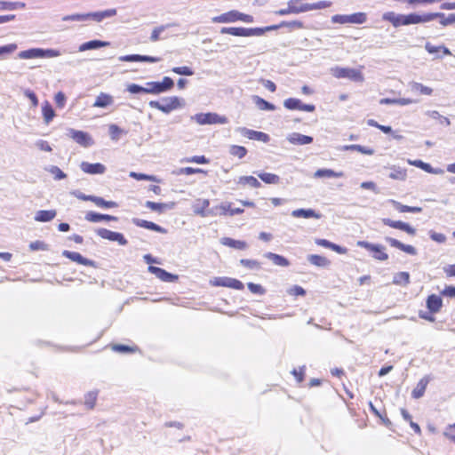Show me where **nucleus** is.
Wrapping results in <instances>:
<instances>
[{"label": "nucleus", "mask_w": 455, "mask_h": 455, "mask_svg": "<svg viewBox=\"0 0 455 455\" xmlns=\"http://www.w3.org/2000/svg\"><path fill=\"white\" fill-rule=\"evenodd\" d=\"M281 28H288L290 29H301L304 24L299 20L282 21L276 25H271L265 28H222L220 33L223 35H231L235 36H260L267 31H273Z\"/></svg>", "instance_id": "f257e3e1"}, {"label": "nucleus", "mask_w": 455, "mask_h": 455, "mask_svg": "<svg viewBox=\"0 0 455 455\" xmlns=\"http://www.w3.org/2000/svg\"><path fill=\"white\" fill-rule=\"evenodd\" d=\"M150 108H156L164 114H169L172 111L184 107V100L177 97H165L162 99V102L156 100H151L148 103Z\"/></svg>", "instance_id": "f03ea898"}, {"label": "nucleus", "mask_w": 455, "mask_h": 455, "mask_svg": "<svg viewBox=\"0 0 455 455\" xmlns=\"http://www.w3.org/2000/svg\"><path fill=\"white\" fill-rule=\"evenodd\" d=\"M61 55V52L56 49L30 48L21 51L18 53L20 60L36 59V58H54Z\"/></svg>", "instance_id": "7ed1b4c3"}, {"label": "nucleus", "mask_w": 455, "mask_h": 455, "mask_svg": "<svg viewBox=\"0 0 455 455\" xmlns=\"http://www.w3.org/2000/svg\"><path fill=\"white\" fill-rule=\"evenodd\" d=\"M331 73L336 78H347L354 82L363 81L362 72L355 68L334 67L331 69Z\"/></svg>", "instance_id": "20e7f679"}, {"label": "nucleus", "mask_w": 455, "mask_h": 455, "mask_svg": "<svg viewBox=\"0 0 455 455\" xmlns=\"http://www.w3.org/2000/svg\"><path fill=\"white\" fill-rule=\"evenodd\" d=\"M173 86V80L169 76H164L161 82H148L146 91L147 93L160 94L170 91Z\"/></svg>", "instance_id": "39448f33"}, {"label": "nucleus", "mask_w": 455, "mask_h": 455, "mask_svg": "<svg viewBox=\"0 0 455 455\" xmlns=\"http://www.w3.org/2000/svg\"><path fill=\"white\" fill-rule=\"evenodd\" d=\"M191 119L195 120L200 125L214 124H224L228 123L226 116H220L216 113H199L193 116Z\"/></svg>", "instance_id": "423d86ee"}, {"label": "nucleus", "mask_w": 455, "mask_h": 455, "mask_svg": "<svg viewBox=\"0 0 455 455\" xmlns=\"http://www.w3.org/2000/svg\"><path fill=\"white\" fill-rule=\"evenodd\" d=\"M367 20V15L364 12H355L353 14H336L331 17L332 23L339 24H363Z\"/></svg>", "instance_id": "0eeeda50"}, {"label": "nucleus", "mask_w": 455, "mask_h": 455, "mask_svg": "<svg viewBox=\"0 0 455 455\" xmlns=\"http://www.w3.org/2000/svg\"><path fill=\"white\" fill-rule=\"evenodd\" d=\"M95 233L102 239L116 242L119 245L124 246L128 243L127 239L119 232L111 231L104 228H98L95 229Z\"/></svg>", "instance_id": "6e6552de"}, {"label": "nucleus", "mask_w": 455, "mask_h": 455, "mask_svg": "<svg viewBox=\"0 0 455 455\" xmlns=\"http://www.w3.org/2000/svg\"><path fill=\"white\" fill-rule=\"evenodd\" d=\"M210 283L213 286L228 287L235 290H243L244 288L241 281L227 276L214 277L210 281Z\"/></svg>", "instance_id": "1a4fd4ad"}, {"label": "nucleus", "mask_w": 455, "mask_h": 455, "mask_svg": "<svg viewBox=\"0 0 455 455\" xmlns=\"http://www.w3.org/2000/svg\"><path fill=\"white\" fill-rule=\"evenodd\" d=\"M68 134L77 144L84 148L91 147L94 144L92 138L85 132L69 129Z\"/></svg>", "instance_id": "9d476101"}, {"label": "nucleus", "mask_w": 455, "mask_h": 455, "mask_svg": "<svg viewBox=\"0 0 455 455\" xmlns=\"http://www.w3.org/2000/svg\"><path fill=\"white\" fill-rule=\"evenodd\" d=\"M236 131L238 132H240V134H242L243 136H244L250 140H259V141H262L264 143L268 142L270 140L268 134L262 132L250 130L245 127H239V128H237Z\"/></svg>", "instance_id": "9b49d317"}, {"label": "nucleus", "mask_w": 455, "mask_h": 455, "mask_svg": "<svg viewBox=\"0 0 455 455\" xmlns=\"http://www.w3.org/2000/svg\"><path fill=\"white\" fill-rule=\"evenodd\" d=\"M382 222L393 228L403 230L411 235H414L416 234V229L406 222L401 220H393L387 218L382 219Z\"/></svg>", "instance_id": "f8f14e48"}, {"label": "nucleus", "mask_w": 455, "mask_h": 455, "mask_svg": "<svg viewBox=\"0 0 455 455\" xmlns=\"http://www.w3.org/2000/svg\"><path fill=\"white\" fill-rule=\"evenodd\" d=\"M148 272L155 275L157 278L164 282L172 283L178 279V275H172L158 267L149 266L148 267Z\"/></svg>", "instance_id": "ddd939ff"}, {"label": "nucleus", "mask_w": 455, "mask_h": 455, "mask_svg": "<svg viewBox=\"0 0 455 455\" xmlns=\"http://www.w3.org/2000/svg\"><path fill=\"white\" fill-rule=\"evenodd\" d=\"M62 256L69 259L70 260H72L74 262H76V263L84 265V266H89V267L95 266V262L93 260L83 257L79 252L64 250L62 251Z\"/></svg>", "instance_id": "4468645a"}, {"label": "nucleus", "mask_w": 455, "mask_h": 455, "mask_svg": "<svg viewBox=\"0 0 455 455\" xmlns=\"http://www.w3.org/2000/svg\"><path fill=\"white\" fill-rule=\"evenodd\" d=\"M240 12L232 10L212 19L214 23H233L239 20Z\"/></svg>", "instance_id": "2eb2a0df"}, {"label": "nucleus", "mask_w": 455, "mask_h": 455, "mask_svg": "<svg viewBox=\"0 0 455 455\" xmlns=\"http://www.w3.org/2000/svg\"><path fill=\"white\" fill-rule=\"evenodd\" d=\"M385 241L392 247L397 248L410 255H416L417 250L412 246L409 244H404L398 241L395 238L386 236Z\"/></svg>", "instance_id": "dca6fc26"}, {"label": "nucleus", "mask_w": 455, "mask_h": 455, "mask_svg": "<svg viewBox=\"0 0 455 455\" xmlns=\"http://www.w3.org/2000/svg\"><path fill=\"white\" fill-rule=\"evenodd\" d=\"M120 61L126 62H134V61H143V62H158L160 60L157 57H152L148 55H140V54H131V55H123L118 58Z\"/></svg>", "instance_id": "f3484780"}, {"label": "nucleus", "mask_w": 455, "mask_h": 455, "mask_svg": "<svg viewBox=\"0 0 455 455\" xmlns=\"http://www.w3.org/2000/svg\"><path fill=\"white\" fill-rule=\"evenodd\" d=\"M80 168L84 172L88 174H103L106 172L105 165L100 163L91 164L88 162H82Z\"/></svg>", "instance_id": "a211bd4d"}, {"label": "nucleus", "mask_w": 455, "mask_h": 455, "mask_svg": "<svg viewBox=\"0 0 455 455\" xmlns=\"http://www.w3.org/2000/svg\"><path fill=\"white\" fill-rule=\"evenodd\" d=\"M85 220L92 222V223H98L103 220L106 221H117L118 218L116 216L108 215V214H102L95 212H86L84 216Z\"/></svg>", "instance_id": "6ab92c4d"}, {"label": "nucleus", "mask_w": 455, "mask_h": 455, "mask_svg": "<svg viewBox=\"0 0 455 455\" xmlns=\"http://www.w3.org/2000/svg\"><path fill=\"white\" fill-rule=\"evenodd\" d=\"M313 137L299 132H291L287 136V140L292 145H307L313 142Z\"/></svg>", "instance_id": "aec40b11"}, {"label": "nucleus", "mask_w": 455, "mask_h": 455, "mask_svg": "<svg viewBox=\"0 0 455 455\" xmlns=\"http://www.w3.org/2000/svg\"><path fill=\"white\" fill-rule=\"evenodd\" d=\"M116 15V9H108L105 11L94 12L87 13V20H92L96 22H100L106 18H110Z\"/></svg>", "instance_id": "412c9836"}, {"label": "nucleus", "mask_w": 455, "mask_h": 455, "mask_svg": "<svg viewBox=\"0 0 455 455\" xmlns=\"http://www.w3.org/2000/svg\"><path fill=\"white\" fill-rule=\"evenodd\" d=\"M132 222L137 227L144 228L153 230V231H156V232H158L161 234L167 233V230L165 228H164L161 226H159L154 222H151V221H148V220H140V219H133Z\"/></svg>", "instance_id": "4be33fe9"}, {"label": "nucleus", "mask_w": 455, "mask_h": 455, "mask_svg": "<svg viewBox=\"0 0 455 455\" xmlns=\"http://www.w3.org/2000/svg\"><path fill=\"white\" fill-rule=\"evenodd\" d=\"M443 300L441 297L435 294H431L427 299V307L430 313H437L441 310Z\"/></svg>", "instance_id": "5701e85b"}, {"label": "nucleus", "mask_w": 455, "mask_h": 455, "mask_svg": "<svg viewBox=\"0 0 455 455\" xmlns=\"http://www.w3.org/2000/svg\"><path fill=\"white\" fill-rule=\"evenodd\" d=\"M382 20L389 21L395 28L404 26L403 14H397L394 12H387L382 15Z\"/></svg>", "instance_id": "b1692460"}, {"label": "nucleus", "mask_w": 455, "mask_h": 455, "mask_svg": "<svg viewBox=\"0 0 455 455\" xmlns=\"http://www.w3.org/2000/svg\"><path fill=\"white\" fill-rule=\"evenodd\" d=\"M209 205L210 201L208 199H196L192 206L193 212L201 217H207L206 212Z\"/></svg>", "instance_id": "393cba45"}, {"label": "nucleus", "mask_w": 455, "mask_h": 455, "mask_svg": "<svg viewBox=\"0 0 455 455\" xmlns=\"http://www.w3.org/2000/svg\"><path fill=\"white\" fill-rule=\"evenodd\" d=\"M146 207L158 212H163L167 210H172L175 207L174 202L169 203H155L151 201H147L145 204Z\"/></svg>", "instance_id": "a878e982"}, {"label": "nucleus", "mask_w": 455, "mask_h": 455, "mask_svg": "<svg viewBox=\"0 0 455 455\" xmlns=\"http://www.w3.org/2000/svg\"><path fill=\"white\" fill-rule=\"evenodd\" d=\"M291 216L294 218H304V219H320L322 215L316 212L313 209H296L291 212Z\"/></svg>", "instance_id": "bb28decb"}, {"label": "nucleus", "mask_w": 455, "mask_h": 455, "mask_svg": "<svg viewBox=\"0 0 455 455\" xmlns=\"http://www.w3.org/2000/svg\"><path fill=\"white\" fill-rule=\"evenodd\" d=\"M409 164L422 169L423 171L433 173L442 174L443 171L442 169H434L429 164L423 162L422 160H408Z\"/></svg>", "instance_id": "cd10ccee"}, {"label": "nucleus", "mask_w": 455, "mask_h": 455, "mask_svg": "<svg viewBox=\"0 0 455 455\" xmlns=\"http://www.w3.org/2000/svg\"><path fill=\"white\" fill-rule=\"evenodd\" d=\"M55 210H41L36 212L35 220L38 222H48L56 217Z\"/></svg>", "instance_id": "c85d7f7f"}, {"label": "nucleus", "mask_w": 455, "mask_h": 455, "mask_svg": "<svg viewBox=\"0 0 455 455\" xmlns=\"http://www.w3.org/2000/svg\"><path fill=\"white\" fill-rule=\"evenodd\" d=\"M108 45H109L108 42L95 39V40H91V41L82 44L79 46L78 50H79V52H84V51H89V50L99 49V48L105 47Z\"/></svg>", "instance_id": "c756f323"}, {"label": "nucleus", "mask_w": 455, "mask_h": 455, "mask_svg": "<svg viewBox=\"0 0 455 455\" xmlns=\"http://www.w3.org/2000/svg\"><path fill=\"white\" fill-rule=\"evenodd\" d=\"M390 170V172L388 174V177L392 180H405L407 178V171L404 168H401L396 165H392L388 167Z\"/></svg>", "instance_id": "7c9ffc66"}, {"label": "nucleus", "mask_w": 455, "mask_h": 455, "mask_svg": "<svg viewBox=\"0 0 455 455\" xmlns=\"http://www.w3.org/2000/svg\"><path fill=\"white\" fill-rule=\"evenodd\" d=\"M416 102L412 99L409 98H399V99H389V98H383L379 100V104L381 105H400V106H406Z\"/></svg>", "instance_id": "2f4dec72"}, {"label": "nucleus", "mask_w": 455, "mask_h": 455, "mask_svg": "<svg viewBox=\"0 0 455 455\" xmlns=\"http://www.w3.org/2000/svg\"><path fill=\"white\" fill-rule=\"evenodd\" d=\"M113 97L109 94L101 92L97 96L93 107L95 108H107L113 103Z\"/></svg>", "instance_id": "473e14b6"}, {"label": "nucleus", "mask_w": 455, "mask_h": 455, "mask_svg": "<svg viewBox=\"0 0 455 455\" xmlns=\"http://www.w3.org/2000/svg\"><path fill=\"white\" fill-rule=\"evenodd\" d=\"M264 257L270 259L276 266L288 267L290 265V262L286 258L276 253L266 252Z\"/></svg>", "instance_id": "72a5a7b5"}, {"label": "nucleus", "mask_w": 455, "mask_h": 455, "mask_svg": "<svg viewBox=\"0 0 455 455\" xmlns=\"http://www.w3.org/2000/svg\"><path fill=\"white\" fill-rule=\"evenodd\" d=\"M409 86L411 88V91L413 92H419L423 95H431L433 93V89L431 87L426 86L418 82H411L409 83Z\"/></svg>", "instance_id": "f704fd0d"}, {"label": "nucleus", "mask_w": 455, "mask_h": 455, "mask_svg": "<svg viewBox=\"0 0 455 455\" xmlns=\"http://www.w3.org/2000/svg\"><path fill=\"white\" fill-rule=\"evenodd\" d=\"M220 243L223 245L235 248L237 250H244L247 248V243L243 241L235 240L229 237H223L220 239Z\"/></svg>", "instance_id": "c9c22d12"}, {"label": "nucleus", "mask_w": 455, "mask_h": 455, "mask_svg": "<svg viewBox=\"0 0 455 455\" xmlns=\"http://www.w3.org/2000/svg\"><path fill=\"white\" fill-rule=\"evenodd\" d=\"M342 172H335L331 169H318L315 173V178H340L343 177Z\"/></svg>", "instance_id": "e433bc0d"}, {"label": "nucleus", "mask_w": 455, "mask_h": 455, "mask_svg": "<svg viewBox=\"0 0 455 455\" xmlns=\"http://www.w3.org/2000/svg\"><path fill=\"white\" fill-rule=\"evenodd\" d=\"M427 384H428L427 378L421 379L418 382L416 387L412 390V393H411L412 397L415 399H419V398L422 397L425 393Z\"/></svg>", "instance_id": "4c0bfd02"}, {"label": "nucleus", "mask_w": 455, "mask_h": 455, "mask_svg": "<svg viewBox=\"0 0 455 455\" xmlns=\"http://www.w3.org/2000/svg\"><path fill=\"white\" fill-rule=\"evenodd\" d=\"M42 113H43L44 121L46 124H49L50 122L55 116V112L48 101L44 102V104L42 106Z\"/></svg>", "instance_id": "58836bf2"}, {"label": "nucleus", "mask_w": 455, "mask_h": 455, "mask_svg": "<svg viewBox=\"0 0 455 455\" xmlns=\"http://www.w3.org/2000/svg\"><path fill=\"white\" fill-rule=\"evenodd\" d=\"M307 260L317 267H326L330 265V260L323 256L310 254L307 256Z\"/></svg>", "instance_id": "ea45409f"}, {"label": "nucleus", "mask_w": 455, "mask_h": 455, "mask_svg": "<svg viewBox=\"0 0 455 455\" xmlns=\"http://www.w3.org/2000/svg\"><path fill=\"white\" fill-rule=\"evenodd\" d=\"M343 150H351V151H357L363 155H369L371 156L374 154V150L371 148L357 145V144H351V145H346L343 147Z\"/></svg>", "instance_id": "a19ab883"}, {"label": "nucleus", "mask_w": 455, "mask_h": 455, "mask_svg": "<svg viewBox=\"0 0 455 455\" xmlns=\"http://www.w3.org/2000/svg\"><path fill=\"white\" fill-rule=\"evenodd\" d=\"M410 283V274L408 272H399L394 275L393 283L396 285L406 286Z\"/></svg>", "instance_id": "79ce46f5"}, {"label": "nucleus", "mask_w": 455, "mask_h": 455, "mask_svg": "<svg viewBox=\"0 0 455 455\" xmlns=\"http://www.w3.org/2000/svg\"><path fill=\"white\" fill-rule=\"evenodd\" d=\"M258 177L267 184H278L280 178L278 175L268 172H259Z\"/></svg>", "instance_id": "37998d69"}, {"label": "nucleus", "mask_w": 455, "mask_h": 455, "mask_svg": "<svg viewBox=\"0 0 455 455\" xmlns=\"http://www.w3.org/2000/svg\"><path fill=\"white\" fill-rule=\"evenodd\" d=\"M253 100H254V103L256 104V106L261 110L273 111L275 109V105H273L272 103L265 100L264 99H262L259 96H254Z\"/></svg>", "instance_id": "c03bdc74"}, {"label": "nucleus", "mask_w": 455, "mask_h": 455, "mask_svg": "<svg viewBox=\"0 0 455 455\" xmlns=\"http://www.w3.org/2000/svg\"><path fill=\"white\" fill-rule=\"evenodd\" d=\"M392 203L395 205V209L398 210L400 212L418 213L422 211V209L420 207L403 205L396 201H392Z\"/></svg>", "instance_id": "a18cd8bd"}, {"label": "nucleus", "mask_w": 455, "mask_h": 455, "mask_svg": "<svg viewBox=\"0 0 455 455\" xmlns=\"http://www.w3.org/2000/svg\"><path fill=\"white\" fill-rule=\"evenodd\" d=\"M92 203L101 208H115L118 204L114 201H106L104 198L94 196Z\"/></svg>", "instance_id": "49530a36"}, {"label": "nucleus", "mask_w": 455, "mask_h": 455, "mask_svg": "<svg viewBox=\"0 0 455 455\" xmlns=\"http://www.w3.org/2000/svg\"><path fill=\"white\" fill-rule=\"evenodd\" d=\"M174 24H165L161 25L156 28H155L151 33L150 36V41L151 42H156L161 39L160 35L168 28L173 26Z\"/></svg>", "instance_id": "de8ad7c7"}, {"label": "nucleus", "mask_w": 455, "mask_h": 455, "mask_svg": "<svg viewBox=\"0 0 455 455\" xmlns=\"http://www.w3.org/2000/svg\"><path fill=\"white\" fill-rule=\"evenodd\" d=\"M228 209H229V205L221 204L207 210L206 213L207 216L226 215Z\"/></svg>", "instance_id": "09e8293b"}, {"label": "nucleus", "mask_w": 455, "mask_h": 455, "mask_svg": "<svg viewBox=\"0 0 455 455\" xmlns=\"http://www.w3.org/2000/svg\"><path fill=\"white\" fill-rule=\"evenodd\" d=\"M45 170L52 173L54 176V179L57 180H63L67 177L66 173H64L58 166L50 165L49 167L45 168Z\"/></svg>", "instance_id": "8fccbe9b"}, {"label": "nucleus", "mask_w": 455, "mask_h": 455, "mask_svg": "<svg viewBox=\"0 0 455 455\" xmlns=\"http://www.w3.org/2000/svg\"><path fill=\"white\" fill-rule=\"evenodd\" d=\"M238 182L240 184H248L252 188L260 187V182L253 176H242Z\"/></svg>", "instance_id": "3c124183"}, {"label": "nucleus", "mask_w": 455, "mask_h": 455, "mask_svg": "<svg viewBox=\"0 0 455 455\" xmlns=\"http://www.w3.org/2000/svg\"><path fill=\"white\" fill-rule=\"evenodd\" d=\"M372 257L377 260L385 261L388 259L387 253L385 252V247L379 244L377 249L373 251Z\"/></svg>", "instance_id": "603ef678"}, {"label": "nucleus", "mask_w": 455, "mask_h": 455, "mask_svg": "<svg viewBox=\"0 0 455 455\" xmlns=\"http://www.w3.org/2000/svg\"><path fill=\"white\" fill-rule=\"evenodd\" d=\"M443 16V12H427L424 14H419V22L420 23H427L430 22L435 19H438L439 17Z\"/></svg>", "instance_id": "864d4df0"}, {"label": "nucleus", "mask_w": 455, "mask_h": 455, "mask_svg": "<svg viewBox=\"0 0 455 455\" xmlns=\"http://www.w3.org/2000/svg\"><path fill=\"white\" fill-rule=\"evenodd\" d=\"M300 103H301V100H299V99L289 98V99H286L283 101V106L286 108L291 109V110H295V109H299V110Z\"/></svg>", "instance_id": "5fc2aeb1"}, {"label": "nucleus", "mask_w": 455, "mask_h": 455, "mask_svg": "<svg viewBox=\"0 0 455 455\" xmlns=\"http://www.w3.org/2000/svg\"><path fill=\"white\" fill-rule=\"evenodd\" d=\"M404 26L419 24V14L412 12L409 14H403Z\"/></svg>", "instance_id": "6e6d98bb"}, {"label": "nucleus", "mask_w": 455, "mask_h": 455, "mask_svg": "<svg viewBox=\"0 0 455 455\" xmlns=\"http://www.w3.org/2000/svg\"><path fill=\"white\" fill-rule=\"evenodd\" d=\"M112 350L118 353H133L137 350V347L123 344H115L112 346Z\"/></svg>", "instance_id": "4d7b16f0"}, {"label": "nucleus", "mask_w": 455, "mask_h": 455, "mask_svg": "<svg viewBox=\"0 0 455 455\" xmlns=\"http://www.w3.org/2000/svg\"><path fill=\"white\" fill-rule=\"evenodd\" d=\"M63 21H86L87 20V13L80 14L75 13L70 15H66L62 17Z\"/></svg>", "instance_id": "13d9d810"}, {"label": "nucleus", "mask_w": 455, "mask_h": 455, "mask_svg": "<svg viewBox=\"0 0 455 455\" xmlns=\"http://www.w3.org/2000/svg\"><path fill=\"white\" fill-rule=\"evenodd\" d=\"M424 47H425V50H426L428 53H430V54H435V58H434V60H435V59H441V58H442V56H441V55H438V53L441 52V45H439V46H435V45H433L431 43L427 42V43L425 44V46H424Z\"/></svg>", "instance_id": "bf43d9fd"}, {"label": "nucleus", "mask_w": 455, "mask_h": 455, "mask_svg": "<svg viewBox=\"0 0 455 455\" xmlns=\"http://www.w3.org/2000/svg\"><path fill=\"white\" fill-rule=\"evenodd\" d=\"M29 249L31 251H48L49 246L44 242L37 240L29 243Z\"/></svg>", "instance_id": "052dcab7"}, {"label": "nucleus", "mask_w": 455, "mask_h": 455, "mask_svg": "<svg viewBox=\"0 0 455 455\" xmlns=\"http://www.w3.org/2000/svg\"><path fill=\"white\" fill-rule=\"evenodd\" d=\"M246 153L247 149L242 146H232L230 148V154L240 159L245 156Z\"/></svg>", "instance_id": "680f3d73"}, {"label": "nucleus", "mask_w": 455, "mask_h": 455, "mask_svg": "<svg viewBox=\"0 0 455 455\" xmlns=\"http://www.w3.org/2000/svg\"><path fill=\"white\" fill-rule=\"evenodd\" d=\"M172 71L175 74L181 75V76H187L194 75V71L189 67H187V66L172 68Z\"/></svg>", "instance_id": "e2e57ef3"}, {"label": "nucleus", "mask_w": 455, "mask_h": 455, "mask_svg": "<svg viewBox=\"0 0 455 455\" xmlns=\"http://www.w3.org/2000/svg\"><path fill=\"white\" fill-rule=\"evenodd\" d=\"M96 399H97V392H94V391L89 392L85 395L84 403L89 409H92L95 405Z\"/></svg>", "instance_id": "0e129e2a"}, {"label": "nucleus", "mask_w": 455, "mask_h": 455, "mask_svg": "<svg viewBox=\"0 0 455 455\" xmlns=\"http://www.w3.org/2000/svg\"><path fill=\"white\" fill-rule=\"evenodd\" d=\"M438 19H440L439 22L442 26L443 27H446V26H449V25H451L453 23H455V16H454V13H451L449 14L448 16H446L443 12V16L442 17H439Z\"/></svg>", "instance_id": "69168bd1"}, {"label": "nucleus", "mask_w": 455, "mask_h": 455, "mask_svg": "<svg viewBox=\"0 0 455 455\" xmlns=\"http://www.w3.org/2000/svg\"><path fill=\"white\" fill-rule=\"evenodd\" d=\"M291 4H292V1L289 0L287 2V6L285 8H282V9L276 10V11L274 12V13L276 14V15H279V16H285V15H289V14H293V12L295 10H292Z\"/></svg>", "instance_id": "338daca9"}, {"label": "nucleus", "mask_w": 455, "mask_h": 455, "mask_svg": "<svg viewBox=\"0 0 455 455\" xmlns=\"http://www.w3.org/2000/svg\"><path fill=\"white\" fill-rule=\"evenodd\" d=\"M240 264L243 265L245 267L253 269V268H259V262L254 259H242L240 260Z\"/></svg>", "instance_id": "774afa93"}]
</instances>
